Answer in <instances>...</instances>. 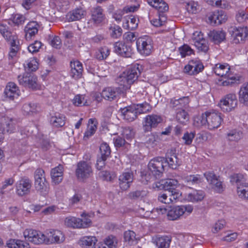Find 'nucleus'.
Instances as JSON below:
<instances>
[{
  "mask_svg": "<svg viewBox=\"0 0 248 248\" xmlns=\"http://www.w3.org/2000/svg\"><path fill=\"white\" fill-rule=\"evenodd\" d=\"M193 210V206L190 204L170 206L168 209L162 206L153 209L151 212L152 215L150 217L154 218L157 216L166 215L168 219L177 220L183 215H189Z\"/></svg>",
  "mask_w": 248,
  "mask_h": 248,
  "instance_id": "obj_1",
  "label": "nucleus"
},
{
  "mask_svg": "<svg viewBox=\"0 0 248 248\" xmlns=\"http://www.w3.org/2000/svg\"><path fill=\"white\" fill-rule=\"evenodd\" d=\"M215 74L220 77L217 84L223 86L238 83L240 80L239 75L234 74L227 63H217L213 68Z\"/></svg>",
  "mask_w": 248,
  "mask_h": 248,
  "instance_id": "obj_2",
  "label": "nucleus"
},
{
  "mask_svg": "<svg viewBox=\"0 0 248 248\" xmlns=\"http://www.w3.org/2000/svg\"><path fill=\"white\" fill-rule=\"evenodd\" d=\"M222 121L221 114L215 110H210L203 113L201 115L194 118V125L199 127L205 125L210 130L219 127Z\"/></svg>",
  "mask_w": 248,
  "mask_h": 248,
  "instance_id": "obj_3",
  "label": "nucleus"
},
{
  "mask_svg": "<svg viewBox=\"0 0 248 248\" xmlns=\"http://www.w3.org/2000/svg\"><path fill=\"white\" fill-rule=\"evenodd\" d=\"M141 66L135 63L128 67L118 77L117 83L123 91H125L130 88V85L136 81L140 72Z\"/></svg>",
  "mask_w": 248,
  "mask_h": 248,
  "instance_id": "obj_4",
  "label": "nucleus"
},
{
  "mask_svg": "<svg viewBox=\"0 0 248 248\" xmlns=\"http://www.w3.org/2000/svg\"><path fill=\"white\" fill-rule=\"evenodd\" d=\"M151 109L149 104L144 102L121 108L120 110L124 119L128 122H132L137 118L138 114L146 113Z\"/></svg>",
  "mask_w": 248,
  "mask_h": 248,
  "instance_id": "obj_5",
  "label": "nucleus"
},
{
  "mask_svg": "<svg viewBox=\"0 0 248 248\" xmlns=\"http://www.w3.org/2000/svg\"><path fill=\"white\" fill-rule=\"evenodd\" d=\"M154 187L158 189H164L171 194V196L174 199H179L182 195V192L179 188L183 189L184 186L181 185L174 179H167L156 182L154 184Z\"/></svg>",
  "mask_w": 248,
  "mask_h": 248,
  "instance_id": "obj_6",
  "label": "nucleus"
},
{
  "mask_svg": "<svg viewBox=\"0 0 248 248\" xmlns=\"http://www.w3.org/2000/svg\"><path fill=\"white\" fill-rule=\"evenodd\" d=\"M82 218L73 216L66 217L64 220V225L69 228L73 229H85L92 225V220L88 214L83 213L81 214Z\"/></svg>",
  "mask_w": 248,
  "mask_h": 248,
  "instance_id": "obj_7",
  "label": "nucleus"
},
{
  "mask_svg": "<svg viewBox=\"0 0 248 248\" xmlns=\"http://www.w3.org/2000/svg\"><path fill=\"white\" fill-rule=\"evenodd\" d=\"M182 195L178 201L197 202L202 201L205 197V193L202 190H197L187 186H184Z\"/></svg>",
  "mask_w": 248,
  "mask_h": 248,
  "instance_id": "obj_8",
  "label": "nucleus"
},
{
  "mask_svg": "<svg viewBox=\"0 0 248 248\" xmlns=\"http://www.w3.org/2000/svg\"><path fill=\"white\" fill-rule=\"evenodd\" d=\"M136 46L139 53L143 56L150 55L154 50L153 40L147 35L138 38L136 41Z\"/></svg>",
  "mask_w": 248,
  "mask_h": 248,
  "instance_id": "obj_9",
  "label": "nucleus"
},
{
  "mask_svg": "<svg viewBox=\"0 0 248 248\" xmlns=\"http://www.w3.org/2000/svg\"><path fill=\"white\" fill-rule=\"evenodd\" d=\"M34 179L36 189L42 195L46 196L49 191V186L45 178L44 170L41 169H37L35 171Z\"/></svg>",
  "mask_w": 248,
  "mask_h": 248,
  "instance_id": "obj_10",
  "label": "nucleus"
},
{
  "mask_svg": "<svg viewBox=\"0 0 248 248\" xmlns=\"http://www.w3.org/2000/svg\"><path fill=\"white\" fill-rule=\"evenodd\" d=\"M18 80L21 85L34 91H41L45 89V86L37 83V78L36 77L28 73H24L23 75L18 76Z\"/></svg>",
  "mask_w": 248,
  "mask_h": 248,
  "instance_id": "obj_11",
  "label": "nucleus"
},
{
  "mask_svg": "<svg viewBox=\"0 0 248 248\" xmlns=\"http://www.w3.org/2000/svg\"><path fill=\"white\" fill-rule=\"evenodd\" d=\"M16 125L17 120L16 119L8 115L2 117L0 124V142L4 138V132L5 131L9 133L15 132L16 129Z\"/></svg>",
  "mask_w": 248,
  "mask_h": 248,
  "instance_id": "obj_12",
  "label": "nucleus"
},
{
  "mask_svg": "<svg viewBox=\"0 0 248 248\" xmlns=\"http://www.w3.org/2000/svg\"><path fill=\"white\" fill-rule=\"evenodd\" d=\"M24 238L28 241L35 244H45L46 234L31 229H27L23 232Z\"/></svg>",
  "mask_w": 248,
  "mask_h": 248,
  "instance_id": "obj_13",
  "label": "nucleus"
},
{
  "mask_svg": "<svg viewBox=\"0 0 248 248\" xmlns=\"http://www.w3.org/2000/svg\"><path fill=\"white\" fill-rule=\"evenodd\" d=\"M237 105L236 94L230 93L224 96L219 101L218 106L223 112H229L233 110Z\"/></svg>",
  "mask_w": 248,
  "mask_h": 248,
  "instance_id": "obj_14",
  "label": "nucleus"
},
{
  "mask_svg": "<svg viewBox=\"0 0 248 248\" xmlns=\"http://www.w3.org/2000/svg\"><path fill=\"white\" fill-rule=\"evenodd\" d=\"M93 175V170L91 165L85 161L78 163L76 170V175L78 179L85 181Z\"/></svg>",
  "mask_w": 248,
  "mask_h": 248,
  "instance_id": "obj_15",
  "label": "nucleus"
},
{
  "mask_svg": "<svg viewBox=\"0 0 248 248\" xmlns=\"http://www.w3.org/2000/svg\"><path fill=\"white\" fill-rule=\"evenodd\" d=\"M65 239L64 234L60 230L50 229L46 232V245L60 244Z\"/></svg>",
  "mask_w": 248,
  "mask_h": 248,
  "instance_id": "obj_16",
  "label": "nucleus"
},
{
  "mask_svg": "<svg viewBox=\"0 0 248 248\" xmlns=\"http://www.w3.org/2000/svg\"><path fill=\"white\" fill-rule=\"evenodd\" d=\"M190 41L198 50L205 53L208 50V43L204 39L203 34L201 31H194Z\"/></svg>",
  "mask_w": 248,
  "mask_h": 248,
  "instance_id": "obj_17",
  "label": "nucleus"
},
{
  "mask_svg": "<svg viewBox=\"0 0 248 248\" xmlns=\"http://www.w3.org/2000/svg\"><path fill=\"white\" fill-rule=\"evenodd\" d=\"M164 158L156 157L151 159L148 163V169L155 178L159 176L164 170Z\"/></svg>",
  "mask_w": 248,
  "mask_h": 248,
  "instance_id": "obj_18",
  "label": "nucleus"
},
{
  "mask_svg": "<svg viewBox=\"0 0 248 248\" xmlns=\"http://www.w3.org/2000/svg\"><path fill=\"white\" fill-rule=\"evenodd\" d=\"M114 47L115 52L122 57H130L133 53L132 45L129 42H116Z\"/></svg>",
  "mask_w": 248,
  "mask_h": 248,
  "instance_id": "obj_19",
  "label": "nucleus"
},
{
  "mask_svg": "<svg viewBox=\"0 0 248 248\" xmlns=\"http://www.w3.org/2000/svg\"><path fill=\"white\" fill-rule=\"evenodd\" d=\"M248 35V30L247 27L240 26L233 29L232 37L233 43L237 44L243 43Z\"/></svg>",
  "mask_w": 248,
  "mask_h": 248,
  "instance_id": "obj_20",
  "label": "nucleus"
},
{
  "mask_svg": "<svg viewBox=\"0 0 248 248\" xmlns=\"http://www.w3.org/2000/svg\"><path fill=\"white\" fill-rule=\"evenodd\" d=\"M204 175L216 192L220 193L223 191L222 183L218 180V177L213 171H207L204 173Z\"/></svg>",
  "mask_w": 248,
  "mask_h": 248,
  "instance_id": "obj_21",
  "label": "nucleus"
},
{
  "mask_svg": "<svg viewBox=\"0 0 248 248\" xmlns=\"http://www.w3.org/2000/svg\"><path fill=\"white\" fill-rule=\"evenodd\" d=\"M162 121V117L157 114L148 115L144 118L143 128L145 131H150L155 127Z\"/></svg>",
  "mask_w": 248,
  "mask_h": 248,
  "instance_id": "obj_22",
  "label": "nucleus"
},
{
  "mask_svg": "<svg viewBox=\"0 0 248 248\" xmlns=\"http://www.w3.org/2000/svg\"><path fill=\"white\" fill-rule=\"evenodd\" d=\"M203 69V66L198 59L190 60L184 68V72L189 75H195Z\"/></svg>",
  "mask_w": 248,
  "mask_h": 248,
  "instance_id": "obj_23",
  "label": "nucleus"
},
{
  "mask_svg": "<svg viewBox=\"0 0 248 248\" xmlns=\"http://www.w3.org/2000/svg\"><path fill=\"white\" fill-rule=\"evenodd\" d=\"M31 181L26 178H22L16 184V192L19 196H24L28 194L31 188Z\"/></svg>",
  "mask_w": 248,
  "mask_h": 248,
  "instance_id": "obj_24",
  "label": "nucleus"
},
{
  "mask_svg": "<svg viewBox=\"0 0 248 248\" xmlns=\"http://www.w3.org/2000/svg\"><path fill=\"white\" fill-rule=\"evenodd\" d=\"M208 19L211 25H219L225 22L227 16L223 11L217 10L210 13Z\"/></svg>",
  "mask_w": 248,
  "mask_h": 248,
  "instance_id": "obj_25",
  "label": "nucleus"
},
{
  "mask_svg": "<svg viewBox=\"0 0 248 248\" xmlns=\"http://www.w3.org/2000/svg\"><path fill=\"white\" fill-rule=\"evenodd\" d=\"M119 186L123 190L128 189L133 181V174L129 172H124L119 176Z\"/></svg>",
  "mask_w": 248,
  "mask_h": 248,
  "instance_id": "obj_26",
  "label": "nucleus"
},
{
  "mask_svg": "<svg viewBox=\"0 0 248 248\" xmlns=\"http://www.w3.org/2000/svg\"><path fill=\"white\" fill-rule=\"evenodd\" d=\"M4 94L7 98L10 100H14L20 95V92L15 83L9 82L5 87Z\"/></svg>",
  "mask_w": 248,
  "mask_h": 248,
  "instance_id": "obj_27",
  "label": "nucleus"
},
{
  "mask_svg": "<svg viewBox=\"0 0 248 248\" xmlns=\"http://www.w3.org/2000/svg\"><path fill=\"white\" fill-rule=\"evenodd\" d=\"M97 241L96 236L86 235L80 238L78 244L82 248H95Z\"/></svg>",
  "mask_w": 248,
  "mask_h": 248,
  "instance_id": "obj_28",
  "label": "nucleus"
},
{
  "mask_svg": "<svg viewBox=\"0 0 248 248\" xmlns=\"http://www.w3.org/2000/svg\"><path fill=\"white\" fill-rule=\"evenodd\" d=\"M72 102L74 106L77 107L88 106L91 104L92 100L88 95L78 94L75 96Z\"/></svg>",
  "mask_w": 248,
  "mask_h": 248,
  "instance_id": "obj_29",
  "label": "nucleus"
},
{
  "mask_svg": "<svg viewBox=\"0 0 248 248\" xmlns=\"http://www.w3.org/2000/svg\"><path fill=\"white\" fill-rule=\"evenodd\" d=\"M39 25L36 21L28 23L25 27V37L27 40H30L34 36L38 31Z\"/></svg>",
  "mask_w": 248,
  "mask_h": 248,
  "instance_id": "obj_30",
  "label": "nucleus"
},
{
  "mask_svg": "<svg viewBox=\"0 0 248 248\" xmlns=\"http://www.w3.org/2000/svg\"><path fill=\"white\" fill-rule=\"evenodd\" d=\"M10 43L11 47L9 52V59L15 61L17 59V53L19 49V42L16 37H12Z\"/></svg>",
  "mask_w": 248,
  "mask_h": 248,
  "instance_id": "obj_31",
  "label": "nucleus"
},
{
  "mask_svg": "<svg viewBox=\"0 0 248 248\" xmlns=\"http://www.w3.org/2000/svg\"><path fill=\"white\" fill-rule=\"evenodd\" d=\"M104 19V15L103 9L99 6L93 7L91 10V19L95 24H99L101 23Z\"/></svg>",
  "mask_w": 248,
  "mask_h": 248,
  "instance_id": "obj_32",
  "label": "nucleus"
},
{
  "mask_svg": "<svg viewBox=\"0 0 248 248\" xmlns=\"http://www.w3.org/2000/svg\"><path fill=\"white\" fill-rule=\"evenodd\" d=\"M63 167L60 165L51 170L50 175L53 183L59 184L62 181L63 179Z\"/></svg>",
  "mask_w": 248,
  "mask_h": 248,
  "instance_id": "obj_33",
  "label": "nucleus"
},
{
  "mask_svg": "<svg viewBox=\"0 0 248 248\" xmlns=\"http://www.w3.org/2000/svg\"><path fill=\"white\" fill-rule=\"evenodd\" d=\"M189 102V97L188 96H185L178 99L175 98L171 99L170 102V105L174 108L182 110L188 106Z\"/></svg>",
  "mask_w": 248,
  "mask_h": 248,
  "instance_id": "obj_34",
  "label": "nucleus"
},
{
  "mask_svg": "<svg viewBox=\"0 0 248 248\" xmlns=\"http://www.w3.org/2000/svg\"><path fill=\"white\" fill-rule=\"evenodd\" d=\"M138 24V18L135 16H130L124 20L123 27L127 30H134L137 29Z\"/></svg>",
  "mask_w": 248,
  "mask_h": 248,
  "instance_id": "obj_35",
  "label": "nucleus"
},
{
  "mask_svg": "<svg viewBox=\"0 0 248 248\" xmlns=\"http://www.w3.org/2000/svg\"><path fill=\"white\" fill-rule=\"evenodd\" d=\"M39 110V106L34 103L24 104L22 108V112L24 115H33L38 112Z\"/></svg>",
  "mask_w": 248,
  "mask_h": 248,
  "instance_id": "obj_36",
  "label": "nucleus"
},
{
  "mask_svg": "<svg viewBox=\"0 0 248 248\" xmlns=\"http://www.w3.org/2000/svg\"><path fill=\"white\" fill-rule=\"evenodd\" d=\"M208 36L215 44H218L225 40L226 33L222 30H213L209 32Z\"/></svg>",
  "mask_w": 248,
  "mask_h": 248,
  "instance_id": "obj_37",
  "label": "nucleus"
},
{
  "mask_svg": "<svg viewBox=\"0 0 248 248\" xmlns=\"http://www.w3.org/2000/svg\"><path fill=\"white\" fill-rule=\"evenodd\" d=\"M85 11L82 8H77L69 12L67 15V18L69 21L78 20L84 17Z\"/></svg>",
  "mask_w": 248,
  "mask_h": 248,
  "instance_id": "obj_38",
  "label": "nucleus"
},
{
  "mask_svg": "<svg viewBox=\"0 0 248 248\" xmlns=\"http://www.w3.org/2000/svg\"><path fill=\"white\" fill-rule=\"evenodd\" d=\"M71 76L75 78H79L82 74L83 67L81 63L78 61L71 62Z\"/></svg>",
  "mask_w": 248,
  "mask_h": 248,
  "instance_id": "obj_39",
  "label": "nucleus"
},
{
  "mask_svg": "<svg viewBox=\"0 0 248 248\" xmlns=\"http://www.w3.org/2000/svg\"><path fill=\"white\" fill-rule=\"evenodd\" d=\"M50 123L53 127H62L65 124V117L62 114L56 113L51 117Z\"/></svg>",
  "mask_w": 248,
  "mask_h": 248,
  "instance_id": "obj_40",
  "label": "nucleus"
},
{
  "mask_svg": "<svg viewBox=\"0 0 248 248\" xmlns=\"http://www.w3.org/2000/svg\"><path fill=\"white\" fill-rule=\"evenodd\" d=\"M236 194L240 199L248 201V183H245L236 186Z\"/></svg>",
  "mask_w": 248,
  "mask_h": 248,
  "instance_id": "obj_41",
  "label": "nucleus"
},
{
  "mask_svg": "<svg viewBox=\"0 0 248 248\" xmlns=\"http://www.w3.org/2000/svg\"><path fill=\"white\" fill-rule=\"evenodd\" d=\"M148 3L160 12L163 13L169 9L168 4L163 0H148Z\"/></svg>",
  "mask_w": 248,
  "mask_h": 248,
  "instance_id": "obj_42",
  "label": "nucleus"
},
{
  "mask_svg": "<svg viewBox=\"0 0 248 248\" xmlns=\"http://www.w3.org/2000/svg\"><path fill=\"white\" fill-rule=\"evenodd\" d=\"M120 92L119 90L117 88L108 87L103 90L102 96L106 100H111L114 99Z\"/></svg>",
  "mask_w": 248,
  "mask_h": 248,
  "instance_id": "obj_43",
  "label": "nucleus"
},
{
  "mask_svg": "<svg viewBox=\"0 0 248 248\" xmlns=\"http://www.w3.org/2000/svg\"><path fill=\"white\" fill-rule=\"evenodd\" d=\"M171 152L172 154H170V155L168 153H167L164 163L167 164L170 168L175 169L179 165V163L176 154L172 151Z\"/></svg>",
  "mask_w": 248,
  "mask_h": 248,
  "instance_id": "obj_44",
  "label": "nucleus"
},
{
  "mask_svg": "<svg viewBox=\"0 0 248 248\" xmlns=\"http://www.w3.org/2000/svg\"><path fill=\"white\" fill-rule=\"evenodd\" d=\"M6 245L8 248H25L29 246V243L19 239H10L7 241Z\"/></svg>",
  "mask_w": 248,
  "mask_h": 248,
  "instance_id": "obj_45",
  "label": "nucleus"
},
{
  "mask_svg": "<svg viewBox=\"0 0 248 248\" xmlns=\"http://www.w3.org/2000/svg\"><path fill=\"white\" fill-rule=\"evenodd\" d=\"M96 121L94 119H90L88 122L87 130L85 131L84 139L86 140L92 136L96 131Z\"/></svg>",
  "mask_w": 248,
  "mask_h": 248,
  "instance_id": "obj_46",
  "label": "nucleus"
},
{
  "mask_svg": "<svg viewBox=\"0 0 248 248\" xmlns=\"http://www.w3.org/2000/svg\"><path fill=\"white\" fill-rule=\"evenodd\" d=\"M239 101L246 105L248 104V83L244 84L239 92Z\"/></svg>",
  "mask_w": 248,
  "mask_h": 248,
  "instance_id": "obj_47",
  "label": "nucleus"
},
{
  "mask_svg": "<svg viewBox=\"0 0 248 248\" xmlns=\"http://www.w3.org/2000/svg\"><path fill=\"white\" fill-rule=\"evenodd\" d=\"M25 17L19 14H14L11 15L9 19L8 23L11 26H19L24 23Z\"/></svg>",
  "mask_w": 248,
  "mask_h": 248,
  "instance_id": "obj_48",
  "label": "nucleus"
},
{
  "mask_svg": "<svg viewBox=\"0 0 248 248\" xmlns=\"http://www.w3.org/2000/svg\"><path fill=\"white\" fill-rule=\"evenodd\" d=\"M24 65L25 68L29 71H35L39 67L38 60L35 58H31L26 61Z\"/></svg>",
  "mask_w": 248,
  "mask_h": 248,
  "instance_id": "obj_49",
  "label": "nucleus"
},
{
  "mask_svg": "<svg viewBox=\"0 0 248 248\" xmlns=\"http://www.w3.org/2000/svg\"><path fill=\"white\" fill-rule=\"evenodd\" d=\"M110 50L107 46L101 47L98 49L94 54L95 57L99 60L106 59L109 55Z\"/></svg>",
  "mask_w": 248,
  "mask_h": 248,
  "instance_id": "obj_50",
  "label": "nucleus"
},
{
  "mask_svg": "<svg viewBox=\"0 0 248 248\" xmlns=\"http://www.w3.org/2000/svg\"><path fill=\"white\" fill-rule=\"evenodd\" d=\"M171 239L169 236H163L157 238L156 245L159 248H169Z\"/></svg>",
  "mask_w": 248,
  "mask_h": 248,
  "instance_id": "obj_51",
  "label": "nucleus"
},
{
  "mask_svg": "<svg viewBox=\"0 0 248 248\" xmlns=\"http://www.w3.org/2000/svg\"><path fill=\"white\" fill-rule=\"evenodd\" d=\"M124 238L125 243L129 245L136 243V234L132 231H127L124 232Z\"/></svg>",
  "mask_w": 248,
  "mask_h": 248,
  "instance_id": "obj_52",
  "label": "nucleus"
},
{
  "mask_svg": "<svg viewBox=\"0 0 248 248\" xmlns=\"http://www.w3.org/2000/svg\"><path fill=\"white\" fill-rule=\"evenodd\" d=\"M158 201L165 204H170L174 202L178 201V199H174L171 196V194L170 193L169 196L164 192H160L158 196Z\"/></svg>",
  "mask_w": 248,
  "mask_h": 248,
  "instance_id": "obj_53",
  "label": "nucleus"
},
{
  "mask_svg": "<svg viewBox=\"0 0 248 248\" xmlns=\"http://www.w3.org/2000/svg\"><path fill=\"white\" fill-rule=\"evenodd\" d=\"M246 175L243 173H234L230 176V182L232 184L240 185L244 183L243 182L246 180Z\"/></svg>",
  "mask_w": 248,
  "mask_h": 248,
  "instance_id": "obj_54",
  "label": "nucleus"
},
{
  "mask_svg": "<svg viewBox=\"0 0 248 248\" xmlns=\"http://www.w3.org/2000/svg\"><path fill=\"white\" fill-rule=\"evenodd\" d=\"M242 132L237 130H232L227 134V138L230 141H237L242 138Z\"/></svg>",
  "mask_w": 248,
  "mask_h": 248,
  "instance_id": "obj_55",
  "label": "nucleus"
},
{
  "mask_svg": "<svg viewBox=\"0 0 248 248\" xmlns=\"http://www.w3.org/2000/svg\"><path fill=\"white\" fill-rule=\"evenodd\" d=\"M185 182L192 185L199 184L201 182L202 177L199 174L189 175L184 178Z\"/></svg>",
  "mask_w": 248,
  "mask_h": 248,
  "instance_id": "obj_56",
  "label": "nucleus"
},
{
  "mask_svg": "<svg viewBox=\"0 0 248 248\" xmlns=\"http://www.w3.org/2000/svg\"><path fill=\"white\" fill-rule=\"evenodd\" d=\"M176 119L180 123L186 124L189 120V116L184 109H182L177 112Z\"/></svg>",
  "mask_w": 248,
  "mask_h": 248,
  "instance_id": "obj_57",
  "label": "nucleus"
},
{
  "mask_svg": "<svg viewBox=\"0 0 248 248\" xmlns=\"http://www.w3.org/2000/svg\"><path fill=\"white\" fill-rule=\"evenodd\" d=\"M179 51L182 57L189 56L194 53V50L187 44H184L179 48Z\"/></svg>",
  "mask_w": 248,
  "mask_h": 248,
  "instance_id": "obj_58",
  "label": "nucleus"
},
{
  "mask_svg": "<svg viewBox=\"0 0 248 248\" xmlns=\"http://www.w3.org/2000/svg\"><path fill=\"white\" fill-rule=\"evenodd\" d=\"M195 136V133L194 132H185L182 137L184 144L187 145H190L193 141Z\"/></svg>",
  "mask_w": 248,
  "mask_h": 248,
  "instance_id": "obj_59",
  "label": "nucleus"
},
{
  "mask_svg": "<svg viewBox=\"0 0 248 248\" xmlns=\"http://www.w3.org/2000/svg\"><path fill=\"white\" fill-rule=\"evenodd\" d=\"M0 32L5 39L11 40V33L6 24L4 23L0 24Z\"/></svg>",
  "mask_w": 248,
  "mask_h": 248,
  "instance_id": "obj_60",
  "label": "nucleus"
},
{
  "mask_svg": "<svg viewBox=\"0 0 248 248\" xmlns=\"http://www.w3.org/2000/svg\"><path fill=\"white\" fill-rule=\"evenodd\" d=\"M117 239L116 237L112 235L108 236L105 240V244L106 246H107L108 248H115L117 245Z\"/></svg>",
  "mask_w": 248,
  "mask_h": 248,
  "instance_id": "obj_61",
  "label": "nucleus"
},
{
  "mask_svg": "<svg viewBox=\"0 0 248 248\" xmlns=\"http://www.w3.org/2000/svg\"><path fill=\"white\" fill-rule=\"evenodd\" d=\"M101 156L103 158H107L110 154V149L109 145L106 142L101 144L100 147Z\"/></svg>",
  "mask_w": 248,
  "mask_h": 248,
  "instance_id": "obj_62",
  "label": "nucleus"
},
{
  "mask_svg": "<svg viewBox=\"0 0 248 248\" xmlns=\"http://www.w3.org/2000/svg\"><path fill=\"white\" fill-rule=\"evenodd\" d=\"M166 20V17L163 14H160L157 18L151 19V24L155 27H159L163 25Z\"/></svg>",
  "mask_w": 248,
  "mask_h": 248,
  "instance_id": "obj_63",
  "label": "nucleus"
},
{
  "mask_svg": "<svg viewBox=\"0 0 248 248\" xmlns=\"http://www.w3.org/2000/svg\"><path fill=\"white\" fill-rule=\"evenodd\" d=\"M237 233L232 231H227L224 232V236L222 239L225 241L232 242L234 241L237 238Z\"/></svg>",
  "mask_w": 248,
  "mask_h": 248,
  "instance_id": "obj_64",
  "label": "nucleus"
}]
</instances>
